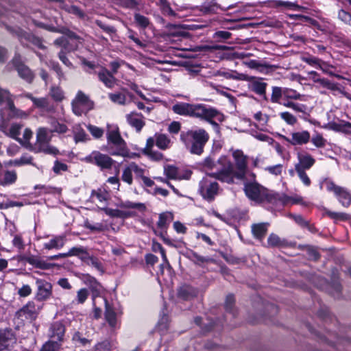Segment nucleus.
Wrapping results in <instances>:
<instances>
[{
  "label": "nucleus",
  "instance_id": "nucleus-11",
  "mask_svg": "<svg viewBox=\"0 0 351 351\" xmlns=\"http://www.w3.org/2000/svg\"><path fill=\"white\" fill-rule=\"evenodd\" d=\"M27 116V113L14 106L13 101H10L8 105L0 110V118L3 122H8L14 118H26Z\"/></svg>",
  "mask_w": 351,
  "mask_h": 351
},
{
  "label": "nucleus",
  "instance_id": "nucleus-24",
  "mask_svg": "<svg viewBox=\"0 0 351 351\" xmlns=\"http://www.w3.org/2000/svg\"><path fill=\"white\" fill-rule=\"evenodd\" d=\"M98 78L108 88H111L115 84L116 78L114 75L105 68H102L98 73Z\"/></svg>",
  "mask_w": 351,
  "mask_h": 351
},
{
  "label": "nucleus",
  "instance_id": "nucleus-46",
  "mask_svg": "<svg viewBox=\"0 0 351 351\" xmlns=\"http://www.w3.org/2000/svg\"><path fill=\"white\" fill-rule=\"evenodd\" d=\"M91 197L93 199L96 198L100 203H104L108 199V193L105 190L99 189L92 191Z\"/></svg>",
  "mask_w": 351,
  "mask_h": 351
},
{
  "label": "nucleus",
  "instance_id": "nucleus-9",
  "mask_svg": "<svg viewBox=\"0 0 351 351\" xmlns=\"http://www.w3.org/2000/svg\"><path fill=\"white\" fill-rule=\"evenodd\" d=\"M324 182L326 189L334 193L343 207L347 208L351 204V193L346 189L335 184L333 181L328 179H325Z\"/></svg>",
  "mask_w": 351,
  "mask_h": 351
},
{
  "label": "nucleus",
  "instance_id": "nucleus-27",
  "mask_svg": "<svg viewBox=\"0 0 351 351\" xmlns=\"http://www.w3.org/2000/svg\"><path fill=\"white\" fill-rule=\"evenodd\" d=\"M66 237L64 235L56 236L44 244V248L47 250L61 249L65 244Z\"/></svg>",
  "mask_w": 351,
  "mask_h": 351
},
{
  "label": "nucleus",
  "instance_id": "nucleus-35",
  "mask_svg": "<svg viewBox=\"0 0 351 351\" xmlns=\"http://www.w3.org/2000/svg\"><path fill=\"white\" fill-rule=\"evenodd\" d=\"M73 134L75 143L84 142L88 139L87 134L79 125L73 127Z\"/></svg>",
  "mask_w": 351,
  "mask_h": 351
},
{
  "label": "nucleus",
  "instance_id": "nucleus-7",
  "mask_svg": "<svg viewBox=\"0 0 351 351\" xmlns=\"http://www.w3.org/2000/svg\"><path fill=\"white\" fill-rule=\"evenodd\" d=\"M84 160L88 163L95 165L100 169H110L114 160L108 155L102 154L99 151H93L86 156Z\"/></svg>",
  "mask_w": 351,
  "mask_h": 351
},
{
  "label": "nucleus",
  "instance_id": "nucleus-32",
  "mask_svg": "<svg viewBox=\"0 0 351 351\" xmlns=\"http://www.w3.org/2000/svg\"><path fill=\"white\" fill-rule=\"evenodd\" d=\"M252 231L256 238L262 239L267 231V224L264 223L254 224L252 226Z\"/></svg>",
  "mask_w": 351,
  "mask_h": 351
},
{
  "label": "nucleus",
  "instance_id": "nucleus-44",
  "mask_svg": "<svg viewBox=\"0 0 351 351\" xmlns=\"http://www.w3.org/2000/svg\"><path fill=\"white\" fill-rule=\"evenodd\" d=\"M51 97L56 101H61L64 99V92L59 86H51L50 89Z\"/></svg>",
  "mask_w": 351,
  "mask_h": 351
},
{
  "label": "nucleus",
  "instance_id": "nucleus-4",
  "mask_svg": "<svg viewBox=\"0 0 351 351\" xmlns=\"http://www.w3.org/2000/svg\"><path fill=\"white\" fill-rule=\"evenodd\" d=\"M244 184V192L245 195L252 201L261 204L265 202H272L276 199L266 188L258 184L256 181V178L253 180L242 179Z\"/></svg>",
  "mask_w": 351,
  "mask_h": 351
},
{
  "label": "nucleus",
  "instance_id": "nucleus-47",
  "mask_svg": "<svg viewBox=\"0 0 351 351\" xmlns=\"http://www.w3.org/2000/svg\"><path fill=\"white\" fill-rule=\"evenodd\" d=\"M132 170L130 166V164L128 165L123 170L121 176V180L128 184L129 185H131L133 182V178H132Z\"/></svg>",
  "mask_w": 351,
  "mask_h": 351
},
{
  "label": "nucleus",
  "instance_id": "nucleus-60",
  "mask_svg": "<svg viewBox=\"0 0 351 351\" xmlns=\"http://www.w3.org/2000/svg\"><path fill=\"white\" fill-rule=\"evenodd\" d=\"M10 101H13L10 93L0 87V104L6 102V106H8Z\"/></svg>",
  "mask_w": 351,
  "mask_h": 351
},
{
  "label": "nucleus",
  "instance_id": "nucleus-43",
  "mask_svg": "<svg viewBox=\"0 0 351 351\" xmlns=\"http://www.w3.org/2000/svg\"><path fill=\"white\" fill-rule=\"evenodd\" d=\"M326 214L331 219H334L335 221H347L350 219V216L345 213H337V212H332L330 210H326Z\"/></svg>",
  "mask_w": 351,
  "mask_h": 351
},
{
  "label": "nucleus",
  "instance_id": "nucleus-58",
  "mask_svg": "<svg viewBox=\"0 0 351 351\" xmlns=\"http://www.w3.org/2000/svg\"><path fill=\"white\" fill-rule=\"evenodd\" d=\"M134 20L136 23L143 28H146L149 25V21L148 18L140 14H135Z\"/></svg>",
  "mask_w": 351,
  "mask_h": 351
},
{
  "label": "nucleus",
  "instance_id": "nucleus-5",
  "mask_svg": "<svg viewBox=\"0 0 351 351\" xmlns=\"http://www.w3.org/2000/svg\"><path fill=\"white\" fill-rule=\"evenodd\" d=\"M52 132L50 129L40 127L36 130V149L38 152L56 156L60 154L59 149L51 145Z\"/></svg>",
  "mask_w": 351,
  "mask_h": 351
},
{
  "label": "nucleus",
  "instance_id": "nucleus-33",
  "mask_svg": "<svg viewBox=\"0 0 351 351\" xmlns=\"http://www.w3.org/2000/svg\"><path fill=\"white\" fill-rule=\"evenodd\" d=\"M156 145L160 149H167L169 147L171 140L167 135L163 134H156Z\"/></svg>",
  "mask_w": 351,
  "mask_h": 351
},
{
  "label": "nucleus",
  "instance_id": "nucleus-15",
  "mask_svg": "<svg viewBox=\"0 0 351 351\" xmlns=\"http://www.w3.org/2000/svg\"><path fill=\"white\" fill-rule=\"evenodd\" d=\"M282 138L292 145H302L306 144L311 139L310 133L306 130L293 132L291 137L281 136Z\"/></svg>",
  "mask_w": 351,
  "mask_h": 351
},
{
  "label": "nucleus",
  "instance_id": "nucleus-12",
  "mask_svg": "<svg viewBox=\"0 0 351 351\" xmlns=\"http://www.w3.org/2000/svg\"><path fill=\"white\" fill-rule=\"evenodd\" d=\"M15 34L19 42L23 46L27 47L28 44L31 43L39 49H46V47L43 45V39L40 37H38L31 33L26 32L21 29L17 30Z\"/></svg>",
  "mask_w": 351,
  "mask_h": 351
},
{
  "label": "nucleus",
  "instance_id": "nucleus-48",
  "mask_svg": "<svg viewBox=\"0 0 351 351\" xmlns=\"http://www.w3.org/2000/svg\"><path fill=\"white\" fill-rule=\"evenodd\" d=\"M282 105L285 107L293 109L296 112H305L306 108V106L304 104L294 103L291 101H285Z\"/></svg>",
  "mask_w": 351,
  "mask_h": 351
},
{
  "label": "nucleus",
  "instance_id": "nucleus-39",
  "mask_svg": "<svg viewBox=\"0 0 351 351\" xmlns=\"http://www.w3.org/2000/svg\"><path fill=\"white\" fill-rule=\"evenodd\" d=\"M120 207L122 208H134L136 209L141 212H144L146 210V206L143 203H136L130 201H125L121 202L120 204Z\"/></svg>",
  "mask_w": 351,
  "mask_h": 351
},
{
  "label": "nucleus",
  "instance_id": "nucleus-38",
  "mask_svg": "<svg viewBox=\"0 0 351 351\" xmlns=\"http://www.w3.org/2000/svg\"><path fill=\"white\" fill-rule=\"evenodd\" d=\"M285 88H282L279 86H273L272 93L271 95V101L274 104H279L280 99L284 97Z\"/></svg>",
  "mask_w": 351,
  "mask_h": 351
},
{
  "label": "nucleus",
  "instance_id": "nucleus-3",
  "mask_svg": "<svg viewBox=\"0 0 351 351\" xmlns=\"http://www.w3.org/2000/svg\"><path fill=\"white\" fill-rule=\"evenodd\" d=\"M209 136L204 129L182 132L180 140L193 154L201 155Z\"/></svg>",
  "mask_w": 351,
  "mask_h": 351
},
{
  "label": "nucleus",
  "instance_id": "nucleus-56",
  "mask_svg": "<svg viewBox=\"0 0 351 351\" xmlns=\"http://www.w3.org/2000/svg\"><path fill=\"white\" fill-rule=\"evenodd\" d=\"M82 280L87 285H89L91 288L97 289L99 286L97 280L89 274H84Z\"/></svg>",
  "mask_w": 351,
  "mask_h": 351
},
{
  "label": "nucleus",
  "instance_id": "nucleus-17",
  "mask_svg": "<svg viewBox=\"0 0 351 351\" xmlns=\"http://www.w3.org/2000/svg\"><path fill=\"white\" fill-rule=\"evenodd\" d=\"M243 80L250 82V88L251 90L260 96H263L265 100H267L266 95V88L267 86V83L262 82L259 78L249 75L247 80Z\"/></svg>",
  "mask_w": 351,
  "mask_h": 351
},
{
  "label": "nucleus",
  "instance_id": "nucleus-29",
  "mask_svg": "<svg viewBox=\"0 0 351 351\" xmlns=\"http://www.w3.org/2000/svg\"><path fill=\"white\" fill-rule=\"evenodd\" d=\"M178 296L183 300H190L197 294L196 290L189 285H184L178 289Z\"/></svg>",
  "mask_w": 351,
  "mask_h": 351
},
{
  "label": "nucleus",
  "instance_id": "nucleus-14",
  "mask_svg": "<svg viewBox=\"0 0 351 351\" xmlns=\"http://www.w3.org/2000/svg\"><path fill=\"white\" fill-rule=\"evenodd\" d=\"M16 342L12 329L0 330V351H10Z\"/></svg>",
  "mask_w": 351,
  "mask_h": 351
},
{
  "label": "nucleus",
  "instance_id": "nucleus-30",
  "mask_svg": "<svg viewBox=\"0 0 351 351\" xmlns=\"http://www.w3.org/2000/svg\"><path fill=\"white\" fill-rule=\"evenodd\" d=\"M268 246L271 247H282L287 245V241L281 239L277 234L271 233L267 239Z\"/></svg>",
  "mask_w": 351,
  "mask_h": 351
},
{
  "label": "nucleus",
  "instance_id": "nucleus-13",
  "mask_svg": "<svg viewBox=\"0 0 351 351\" xmlns=\"http://www.w3.org/2000/svg\"><path fill=\"white\" fill-rule=\"evenodd\" d=\"M37 291L36 298L38 301H45L52 295V285L43 279H37L36 281Z\"/></svg>",
  "mask_w": 351,
  "mask_h": 351
},
{
  "label": "nucleus",
  "instance_id": "nucleus-20",
  "mask_svg": "<svg viewBox=\"0 0 351 351\" xmlns=\"http://www.w3.org/2000/svg\"><path fill=\"white\" fill-rule=\"evenodd\" d=\"M65 332L64 324L60 322L53 323L49 329V336L52 341H61Z\"/></svg>",
  "mask_w": 351,
  "mask_h": 351
},
{
  "label": "nucleus",
  "instance_id": "nucleus-41",
  "mask_svg": "<svg viewBox=\"0 0 351 351\" xmlns=\"http://www.w3.org/2000/svg\"><path fill=\"white\" fill-rule=\"evenodd\" d=\"M221 76L224 77L226 79H236L238 80H247L248 75L243 73H239L237 71H221Z\"/></svg>",
  "mask_w": 351,
  "mask_h": 351
},
{
  "label": "nucleus",
  "instance_id": "nucleus-23",
  "mask_svg": "<svg viewBox=\"0 0 351 351\" xmlns=\"http://www.w3.org/2000/svg\"><path fill=\"white\" fill-rule=\"evenodd\" d=\"M325 128L335 132L351 134V123L346 121L340 120L339 122L331 121Z\"/></svg>",
  "mask_w": 351,
  "mask_h": 351
},
{
  "label": "nucleus",
  "instance_id": "nucleus-37",
  "mask_svg": "<svg viewBox=\"0 0 351 351\" xmlns=\"http://www.w3.org/2000/svg\"><path fill=\"white\" fill-rule=\"evenodd\" d=\"M89 295V291L86 288H82L77 291L75 300H73L71 304H82L85 302Z\"/></svg>",
  "mask_w": 351,
  "mask_h": 351
},
{
  "label": "nucleus",
  "instance_id": "nucleus-64",
  "mask_svg": "<svg viewBox=\"0 0 351 351\" xmlns=\"http://www.w3.org/2000/svg\"><path fill=\"white\" fill-rule=\"evenodd\" d=\"M57 74V76L60 80L64 78V73L62 72L59 64L54 61H51L48 64Z\"/></svg>",
  "mask_w": 351,
  "mask_h": 351
},
{
  "label": "nucleus",
  "instance_id": "nucleus-51",
  "mask_svg": "<svg viewBox=\"0 0 351 351\" xmlns=\"http://www.w3.org/2000/svg\"><path fill=\"white\" fill-rule=\"evenodd\" d=\"M51 126L52 127L51 130L52 132H57L60 134H64L66 132L68 128L66 125L63 123H59L56 120H52L51 122Z\"/></svg>",
  "mask_w": 351,
  "mask_h": 351
},
{
  "label": "nucleus",
  "instance_id": "nucleus-40",
  "mask_svg": "<svg viewBox=\"0 0 351 351\" xmlns=\"http://www.w3.org/2000/svg\"><path fill=\"white\" fill-rule=\"evenodd\" d=\"M219 8V6L216 2L213 1L210 2H206L200 8V11L204 14H209L216 12Z\"/></svg>",
  "mask_w": 351,
  "mask_h": 351
},
{
  "label": "nucleus",
  "instance_id": "nucleus-31",
  "mask_svg": "<svg viewBox=\"0 0 351 351\" xmlns=\"http://www.w3.org/2000/svg\"><path fill=\"white\" fill-rule=\"evenodd\" d=\"M19 75L25 80L26 82L30 83L34 79V75L32 71L25 64L19 65L16 70Z\"/></svg>",
  "mask_w": 351,
  "mask_h": 351
},
{
  "label": "nucleus",
  "instance_id": "nucleus-26",
  "mask_svg": "<svg viewBox=\"0 0 351 351\" xmlns=\"http://www.w3.org/2000/svg\"><path fill=\"white\" fill-rule=\"evenodd\" d=\"M17 179L15 171H3L0 169V185L6 186L14 184Z\"/></svg>",
  "mask_w": 351,
  "mask_h": 351
},
{
  "label": "nucleus",
  "instance_id": "nucleus-57",
  "mask_svg": "<svg viewBox=\"0 0 351 351\" xmlns=\"http://www.w3.org/2000/svg\"><path fill=\"white\" fill-rule=\"evenodd\" d=\"M66 257L72 256H80L82 254L87 255V252L86 249L82 246L80 247H73L69 250L68 252L66 253Z\"/></svg>",
  "mask_w": 351,
  "mask_h": 351
},
{
  "label": "nucleus",
  "instance_id": "nucleus-8",
  "mask_svg": "<svg viewBox=\"0 0 351 351\" xmlns=\"http://www.w3.org/2000/svg\"><path fill=\"white\" fill-rule=\"evenodd\" d=\"M72 110L75 114L81 116L85 111L93 108V102L82 90H78L75 99L72 101Z\"/></svg>",
  "mask_w": 351,
  "mask_h": 351
},
{
  "label": "nucleus",
  "instance_id": "nucleus-22",
  "mask_svg": "<svg viewBox=\"0 0 351 351\" xmlns=\"http://www.w3.org/2000/svg\"><path fill=\"white\" fill-rule=\"evenodd\" d=\"M23 125L20 123H12L10 128L7 127L6 122L1 121L0 123V129L3 132H4L7 135L10 136L12 138L17 140L21 142V139L19 138V135L21 133V130Z\"/></svg>",
  "mask_w": 351,
  "mask_h": 351
},
{
  "label": "nucleus",
  "instance_id": "nucleus-6",
  "mask_svg": "<svg viewBox=\"0 0 351 351\" xmlns=\"http://www.w3.org/2000/svg\"><path fill=\"white\" fill-rule=\"evenodd\" d=\"M219 114V111L210 106L202 104H193L192 117L206 121L218 131V124L213 120Z\"/></svg>",
  "mask_w": 351,
  "mask_h": 351
},
{
  "label": "nucleus",
  "instance_id": "nucleus-54",
  "mask_svg": "<svg viewBox=\"0 0 351 351\" xmlns=\"http://www.w3.org/2000/svg\"><path fill=\"white\" fill-rule=\"evenodd\" d=\"M333 68H334V66L332 65H330L323 60L319 67V69H321L324 73H325L330 76H335L339 80L342 79L343 77L341 75H336L332 72V69Z\"/></svg>",
  "mask_w": 351,
  "mask_h": 351
},
{
  "label": "nucleus",
  "instance_id": "nucleus-16",
  "mask_svg": "<svg viewBox=\"0 0 351 351\" xmlns=\"http://www.w3.org/2000/svg\"><path fill=\"white\" fill-rule=\"evenodd\" d=\"M37 313L35 303L34 302H29L16 313L15 317L21 322H24L25 320L35 319Z\"/></svg>",
  "mask_w": 351,
  "mask_h": 351
},
{
  "label": "nucleus",
  "instance_id": "nucleus-49",
  "mask_svg": "<svg viewBox=\"0 0 351 351\" xmlns=\"http://www.w3.org/2000/svg\"><path fill=\"white\" fill-rule=\"evenodd\" d=\"M62 8L67 12L73 14L80 19H83L85 16L84 12L75 5H64Z\"/></svg>",
  "mask_w": 351,
  "mask_h": 351
},
{
  "label": "nucleus",
  "instance_id": "nucleus-1",
  "mask_svg": "<svg viewBox=\"0 0 351 351\" xmlns=\"http://www.w3.org/2000/svg\"><path fill=\"white\" fill-rule=\"evenodd\" d=\"M237 170L230 161L221 159V182L231 184L234 178L237 180L250 179L256 178V174L247 169V157L243 154L241 150H235L232 153Z\"/></svg>",
  "mask_w": 351,
  "mask_h": 351
},
{
  "label": "nucleus",
  "instance_id": "nucleus-18",
  "mask_svg": "<svg viewBox=\"0 0 351 351\" xmlns=\"http://www.w3.org/2000/svg\"><path fill=\"white\" fill-rule=\"evenodd\" d=\"M128 124L135 129L136 132H140L145 125L144 116L136 112H132L125 116Z\"/></svg>",
  "mask_w": 351,
  "mask_h": 351
},
{
  "label": "nucleus",
  "instance_id": "nucleus-10",
  "mask_svg": "<svg viewBox=\"0 0 351 351\" xmlns=\"http://www.w3.org/2000/svg\"><path fill=\"white\" fill-rule=\"evenodd\" d=\"M219 190L218 183L213 180L211 175L204 178L200 182L199 192L204 199L212 201L217 195Z\"/></svg>",
  "mask_w": 351,
  "mask_h": 351
},
{
  "label": "nucleus",
  "instance_id": "nucleus-45",
  "mask_svg": "<svg viewBox=\"0 0 351 351\" xmlns=\"http://www.w3.org/2000/svg\"><path fill=\"white\" fill-rule=\"evenodd\" d=\"M280 117L288 125H293L298 122L296 117L288 111L282 112L279 114Z\"/></svg>",
  "mask_w": 351,
  "mask_h": 351
},
{
  "label": "nucleus",
  "instance_id": "nucleus-61",
  "mask_svg": "<svg viewBox=\"0 0 351 351\" xmlns=\"http://www.w3.org/2000/svg\"><path fill=\"white\" fill-rule=\"evenodd\" d=\"M59 346L57 341L49 340L44 344L41 351H56L59 349Z\"/></svg>",
  "mask_w": 351,
  "mask_h": 351
},
{
  "label": "nucleus",
  "instance_id": "nucleus-21",
  "mask_svg": "<svg viewBox=\"0 0 351 351\" xmlns=\"http://www.w3.org/2000/svg\"><path fill=\"white\" fill-rule=\"evenodd\" d=\"M298 162L295 165V170L302 169L308 170L311 169L315 164V158L309 154H298Z\"/></svg>",
  "mask_w": 351,
  "mask_h": 351
},
{
  "label": "nucleus",
  "instance_id": "nucleus-53",
  "mask_svg": "<svg viewBox=\"0 0 351 351\" xmlns=\"http://www.w3.org/2000/svg\"><path fill=\"white\" fill-rule=\"evenodd\" d=\"M108 97L112 102L119 105H124L126 101L125 95L120 93H110Z\"/></svg>",
  "mask_w": 351,
  "mask_h": 351
},
{
  "label": "nucleus",
  "instance_id": "nucleus-42",
  "mask_svg": "<svg viewBox=\"0 0 351 351\" xmlns=\"http://www.w3.org/2000/svg\"><path fill=\"white\" fill-rule=\"evenodd\" d=\"M33 104L35 108L45 110H49V101L47 97H36L33 100Z\"/></svg>",
  "mask_w": 351,
  "mask_h": 351
},
{
  "label": "nucleus",
  "instance_id": "nucleus-50",
  "mask_svg": "<svg viewBox=\"0 0 351 351\" xmlns=\"http://www.w3.org/2000/svg\"><path fill=\"white\" fill-rule=\"evenodd\" d=\"M284 97L287 99H303V95L298 93L296 90L289 88H285Z\"/></svg>",
  "mask_w": 351,
  "mask_h": 351
},
{
  "label": "nucleus",
  "instance_id": "nucleus-28",
  "mask_svg": "<svg viewBox=\"0 0 351 351\" xmlns=\"http://www.w3.org/2000/svg\"><path fill=\"white\" fill-rule=\"evenodd\" d=\"M106 311L105 317L108 324L112 328H115L117 324V315L114 311L109 306L107 300H104Z\"/></svg>",
  "mask_w": 351,
  "mask_h": 351
},
{
  "label": "nucleus",
  "instance_id": "nucleus-25",
  "mask_svg": "<svg viewBox=\"0 0 351 351\" xmlns=\"http://www.w3.org/2000/svg\"><path fill=\"white\" fill-rule=\"evenodd\" d=\"M193 104L178 103L173 106V111L178 114L192 117Z\"/></svg>",
  "mask_w": 351,
  "mask_h": 351
},
{
  "label": "nucleus",
  "instance_id": "nucleus-59",
  "mask_svg": "<svg viewBox=\"0 0 351 351\" xmlns=\"http://www.w3.org/2000/svg\"><path fill=\"white\" fill-rule=\"evenodd\" d=\"M302 60L309 65L316 66L317 68L319 67V65L322 62V60L313 56H304L302 58Z\"/></svg>",
  "mask_w": 351,
  "mask_h": 351
},
{
  "label": "nucleus",
  "instance_id": "nucleus-52",
  "mask_svg": "<svg viewBox=\"0 0 351 351\" xmlns=\"http://www.w3.org/2000/svg\"><path fill=\"white\" fill-rule=\"evenodd\" d=\"M310 140L312 143L318 148L324 147L326 144V140L319 133L314 134Z\"/></svg>",
  "mask_w": 351,
  "mask_h": 351
},
{
  "label": "nucleus",
  "instance_id": "nucleus-34",
  "mask_svg": "<svg viewBox=\"0 0 351 351\" xmlns=\"http://www.w3.org/2000/svg\"><path fill=\"white\" fill-rule=\"evenodd\" d=\"M173 219V215L171 213L166 212L160 214L159 219L157 223L158 228L161 229L166 228L169 223Z\"/></svg>",
  "mask_w": 351,
  "mask_h": 351
},
{
  "label": "nucleus",
  "instance_id": "nucleus-55",
  "mask_svg": "<svg viewBox=\"0 0 351 351\" xmlns=\"http://www.w3.org/2000/svg\"><path fill=\"white\" fill-rule=\"evenodd\" d=\"M87 129L89 131V132L92 134V136L95 138H101L104 133L103 129L90 124L87 125Z\"/></svg>",
  "mask_w": 351,
  "mask_h": 351
},
{
  "label": "nucleus",
  "instance_id": "nucleus-62",
  "mask_svg": "<svg viewBox=\"0 0 351 351\" xmlns=\"http://www.w3.org/2000/svg\"><path fill=\"white\" fill-rule=\"evenodd\" d=\"M295 171H296L299 178L302 182V183L305 186H309L311 184V181L309 177L308 176L307 173H306V171L304 170L300 169H298V170H295Z\"/></svg>",
  "mask_w": 351,
  "mask_h": 351
},
{
  "label": "nucleus",
  "instance_id": "nucleus-2",
  "mask_svg": "<svg viewBox=\"0 0 351 351\" xmlns=\"http://www.w3.org/2000/svg\"><path fill=\"white\" fill-rule=\"evenodd\" d=\"M106 138L108 143L106 150L111 156H119L128 158L138 156L137 154L130 152L117 125H108Z\"/></svg>",
  "mask_w": 351,
  "mask_h": 351
},
{
  "label": "nucleus",
  "instance_id": "nucleus-63",
  "mask_svg": "<svg viewBox=\"0 0 351 351\" xmlns=\"http://www.w3.org/2000/svg\"><path fill=\"white\" fill-rule=\"evenodd\" d=\"M95 23L106 33L111 35L116 32V29L113 26L108 25L100 20H97Z\"/></svg>",
  "mask_w": 351,
  "mask_h": 351
},
{
  "label": "nucleus",
  "instance_id": "nucleus-19",
  "mask_svg": "<svg viewBox=\"0 0 351 351\" xmlns=\"http://www.w3.org/2000/svg\"><path fill=\"white\" fill-rule=\"evenodd\" d=\"M21 260L40 269H50L53 267V264L34 255L23 256Z\"/></svg>",
  "mask_w": 351,
  "mask_h": 351
},
{
  "label": "nucleus",
  "instance_id": "nucleus-36",
  "mask_svg": "<svg viewBox=\"0 0 351 351\" xmlns=\"http://www.w3.org/2000/svg\"><path fill=\"white\" fill-rule=\"evenodd\" d=\"M164 173L167 179L177 180L178 176V169L173 165H167L164 166Z\"/></svg>",
  "mask_w": 351,
  "mask_h": 351
}]
</instances>
